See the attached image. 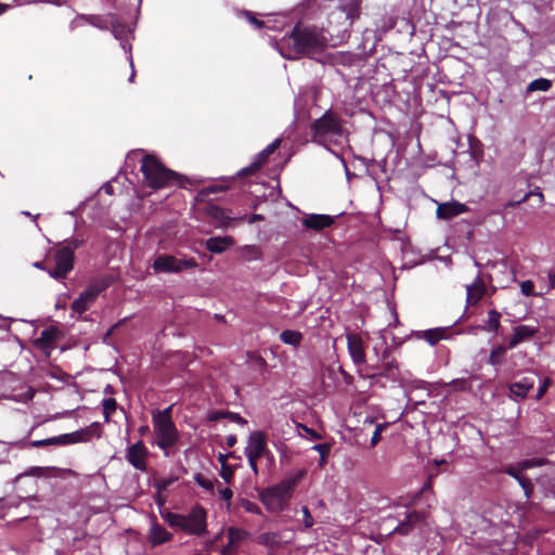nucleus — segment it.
<instances>
[{
	"mask_svg": "<svg viewBox=\"0 0 555 555\" xmlns=\"http://www.w3.org/2000/svg\"><path fill=\"white\" fill-rule=\"evenodd\" d=\"M65 437H66V434H63V435L52 437V438L34 440L30 442V446L34 448H43V447H50V446H55V447L67 446V439Z\"/></svg>",
	"mask_w": 555,
	"mask_h": 555,
	"instance_id": "nucleus-27",
	"label": "nucleus"
},
{
	"mask_svg": "<svg viewBox=\"0 0 555 555\" xmlns=\"http://www.w3.org/2000/svg\"><path fill=\"white\" fill-rule=\"evenodd\" d=\"M340 132V119L332 112H327L321 118L314 120V143L321 144L318 139L321 135H338Z\"/></svg>",
	"mask_w": 555,
	"mask_h": 555,
	"instance_id": "nucleus-8",
	"label": "nucleus"
},
{
	"mask_svg": "<svg viewBox=\"0 0 555 555\" xmlns=\"http://www.w3.org/2000/svg\"><path fill=\"white\" fill-rule=\"evenodd\" d=\"M386 428L385 423H378L375 425L372 438H371V447H375L382 439V433Z\"/></svg>",
	"mask_w": 555,
	"mask_h": 555,
	"instance_id": "nucleus-43",
	"label": "nucleus"
},
{
	"mask_svg": "<svg viewBox=\"0 0 555 555\" xmlns=\"http://www.w3.org/2000/svg\"><path fill=\"white\" fill-rule=\"evenodd\" d=\"M452 391H469L472 389L470 378H455L446 384Z\"/></svg>",
	"mask_w": 555,
	"mask_h": 555,
	"instance_id": "nucleus-31",
	"label": "nucleus"
},
{
	"mask_svg": "<svg viewBox=\"0 0 555 555\" xmlns=\"http://www.w3.org/2000/svg\"><path fill=\"white\" fill-rule=\"evenodd\" d=\"M172 405L163 411L153 413V428L155 434V444L163 451L164 456L172 455V448L180 439V434L171 417Z\"/></svg>",
	"mask_w": 555,
	"mask_h": 555,
	"instance_id": "nucleus-3",
	"label": "nucleus"
},
{
	"mask_svg": "<svg viewBox=\"0 0 555 555\" xmlns=\"http://www.w3.org/2000/svg\"><path fill=\"white\" fill-rule=\"evenodd\" d=\"M46 467H31L25 475L27 476H35V477H42L44 476Z\"/></svg>",
	"mask_w": 555,
	"mask_h": 555,
	"instance_id": "nucleus-54",
	"label": "nucleus"
},
{
	"mask_svg": "<svg viewBox=\"0 0 555 555\" xmlns=\"http://www.w3.org/2000/svg\"><path fill=\"white\" fill-rule=\"evenodd\" d=\"M228 212L229 210L211 203L204 208L206 220L214 227L221 229L231 227L237 220L236 217H231Z\"/></svg>",
	"mask_w": 555,
	"mask_h": 555,
	"instance_id": "nucleus-10",
	"label": "nucleus"
},
{
	"mask_svg": "<svg viewBox=\"0 0 555 555\" xmlns=\"http://www.w3.org/2000/svg\"><path fill=\"white\" fill-rule=\"evenodd\" d=\"M332 446L327 442L314 444V451L319 453V465L323 467L327 463Z\"/></svg>",
	"mask_w": 555,
	"mask_h": 555,
	"instance_id": "nucleus-33",
	"label": "nucleus"
},
{
	"mask_svg": "<svg viewBox=\"0 0 555 555\" xmlns=\"http://www.w3.org/2000/svg\"><path fill=\"white\" fill-rule=\"evenodd\" d=\"M56 338V330L54 326H49L41 331L40 336L35 340V345L41 349L53 347Z\"/></svg>",
	"mask_w": 555,
	"mask_h": 555,
	"instance_id": "nucleus-26",
	"label": "nucleus"
},
{
	"mask_svg": "<svg viewBox=\"0 0 555 555\" xmlns=\"http://www.w3.org/2000/svg\"><path fill=\"white\" fill-rule=\"evenodd\" d=\"M194 480L203 489H205L209 492L214 491V482L211 480L205 478L201 473L195 474Z\"/></svg>",
	"mask_w": 555,
	"mask_h": 555,
	"instance_id": "nucleus-42",
	"label": "nucleus"
},
{
	"mask_svg": "<svg viewBox=\"0 0 555 555\" xmlns=\"http://www.w3.org/2000/svg\"><path fill=\"white\" fill-rule=\"evenodd\" d=\"M138 433L140 436H145L150 433V427L147 425H142L138 428Z\"/></svg>",
	"mask_w": 555,
	"mask_h": 555,
	"instance_id": "nucleus-64",
	"label": "nucleus"
},
{
	"mask_svg": "<svg viewBox=\"0 0 555 555\" xmlns=\"http://www.w3.org/2000/svg\"><path fill=\"white\" fill-rule=\"evenodd\" d=\"M260 543L270 544L275 541V535L271 533H263L259 537Z\"/></svg>",
	"mask_w": 555,
	"mask_h": 555,
	"instance_id": "nucleus-57",
	"label": "nucleus"
},
{
	"mask_svg": "<svg viewBox=\"0 0 555 555\" xmlns=\"http://www.w3.org/2000/svg\"><path fill=\"white\" fill-rule=\"evenodd\" d=\"M177 480V477L159 478L154 481V488L157 490L158 494H160L162 492H165Z\"/></svg>",
	"mask_w": 555,
	"mask_h": 555,
	"instance_id": "nucleus-41",
	"label": "nucleus"
},
{
	"mask_svg": "<svg viewBox=\"0 0 555 555\" xmlns=\"http://www.w3.org/2000/svg\"><path fill=\"white\" fill-rule=\"evenodd\" d=\"M197 266L195 258L180 259L172 255L163 254L155 258L152 267L156 273H180Z\"/></svg>",
	"mask_w": 555,
	"mask_h": 555,
	"instance_id": "nucleus-6",
	"label": "nucleus"
},
{
	"mask_svg": "<svg viewBox=\"0 0 555 555\" xmlns=\"http://www.w3.org/2000/svg\"><path fill=\"white\" fill-rule=\"evenodd\" d=\"M149 455L150 452L144 442L139 440L126 449L125 459L134 469L145 473L147 472Z\"/></svg>",
	"mask_w": 555,
	"mask_h": 555,
	"instance_id": "nucleus-9",
	"label": "nucleus"
},
{
	"mask_svg": "<svg viewBox=\"0 0 555 555\" xmlns=\"http://www.w3.org/2000/svg\"><path fill=\"white\" fill-rule=\"evenodd\" d=\"M237 439H236V436L235 435H229L227 436L225 438V443L229 448H232L235 446Z\"/></svg>",
	"mask_w": 555,
	"mask_h": 555,
	"instance_id": "nucleus-60",
	"label": "nucleus"
},
{
	"mask_svg": "<svg viewBox=\"0 0 555 555\" xmlns=\"http://www.w3.org/2000/svg\"><path fill=\"white\" fill-rule=\"evenodd\" d=\"M237 550L238 547H236L228 540L227 545H224L221 551V555H234L237 552Z\"/></svg>",
	"mask_w": 555,
	"mask_h": 555,
	"instance_id": "nucleus-53",
	"label": "nucleus"
},
{
	"mask_svg": "<svg viewBox=\"0 0 555 555\" xmlns=\"http://www.w3.org/2000/svg\"><path fill=\"white\" fill-rule=\"evenodd\" d=\"M258 459L248 460L249 466L253 469V472L257 475L258 474V465H257Z\"/></svg>",
	"mask_w": 555,
	"mask_h": 555,
	"instance_id": "nucleus-63",
	"label": "nucleus"
},
{
	"mask_svg": "<svg viewBox=\"0 0 555 555\" xmlns=\"http://www.w3.org/2000/svg\"><path fill=\"white\" fill-rule=\"evenodd\" d=\"M219 493H220V498L227 502L231 501V499L233 496V491L230 488L221 489Z\"/></svg>",
	"mask_w": 555,
	"mask_h": 555,
	"instance_id": "nucleus-56",
	"label": "nucleus"
},
{
	"mask_svg": "<svg viewBox=\"0 0 555 555\" xmlns=\"http://www.w3.org/2000/svg\"><path fill=\"white\" fill-rule=\"evenodd\" d=\"M506 473L509 476H512V477H514V478H516L518 480L519 485L521 486V488L525 491V495L527 498H530L531 492H532V485H531L530 480L527 479V478L521 477L515 468H508L506 470Z\"/></svg>",
	"mask_w": 555,
	"mask_h": 555,
	"instance_id": "nucleus-32",
	"label": "nucleus"
},
{
	"mask_svg": "<svg viewBox=\"0 0 555 555\" xmlns=\"http://www.w3.org/2000/svg\"><path fill=\"white\" fill-rule=\"evenodd\" d=\"M181 530L201 537L207 532V513L203 506L196 505L189 515L183 516Z\"/></svg>",
	"mask_w": 555,
	"mask_h": 555,
	"instance_id": "nucleus-7",
	"label": "nucleus"
},
{
	"mask_svg": "<svg viewBox=\"0 0 555 555\" xmlns=\"http://www.w3.org/2000/svg\"><path fill=\"white\" fill-rule=\"evenodd\" d=\"M539 333L538 325H518L513 328V334L508 340L507 348L513 349L520 343L529 340Z\"/></svg>",
	"mask_w": 555,
	"mask_h": 555,
	"instance_id": "nucleus-17",
	"label": "nucleus"
},
{
	"mask_svg": "<svg viewBox=\"0 0 555 555\" xmlns=\"http://www.w3.org/2000/svg\"><path fill=\"white\" fill-rule=\"evenodd\" d=\"M304 225L307 228V229H312V223H313V220H312V215H307L304 219Z\"/></svg>",
	"mask_w": 555,
	"mask_h": 555,
	"instance_id": "nucleus-62",
	"label": "nucleus"
},
{
	"mask_svg": "<svg viewBox=\"0 0 555 555\" xmlns=\"http://www.w3.org/2000/svg\"><path fill=\"white\" fill-rule=\"evenodd\" d=\"M225 418L240 425H245L247 423L246 420L243 418L238 413L230 411H225Z\"/></svg>",
	"mask_w": 555,
	"mask_h": 555,
	"instance_id": "nucleus-51",
	"label": "nucleus"
},
{
	"mask_svg": "<svg viewBox=\"0 0 555 555\" xmlns=\"http://www.w3.org/2000/svg\"><path fill=\"white\" fill-rule=\"evenodd\" d=\"M339 9L346 14V18L352 23L358 18L360 13L359 0H349L348 2L340 4Z\"/></svg>",
	"mask_w": 555,
	"mask_h": 555,
	"instance_id": "nucleus-29",
	"label": "nucleus"
},
{
	"mask_svg": "<svg viewBox=\"0 0 555 555\" xmlns=\"http://www.w3.org/2000/svg\"><path fill=\"white\" fill-rule=\"evenodd\" d=\"M551 385H552V379L548 378V377H545L542 380V383H541V385H540V387L538 389V392H537V396H535L537 400L542 399V397L545 395V392L547 391V389H548V387Z\"/></svg>",
	"mask_w": 555,
	"mask_h": 555,
	"instance_id": "nucleus-50",
	"label": "nucleus"
},
{
	"mask_svg": "<svg viewBox=\"0 0 555 555\" xmlns=\"http://www.w3.org/2000/svg\"><path fill=\"white\" fill-rule=\"evenodd\" d=\"M551 87H552L551 80H548L546 78H538L528 85L527 91L528 92H533V91H544L545 92V91H548Z\"/></svg>",
	"mask_w": 555,
	"mask_h": 555,
	"instance_id": "nucleus-34",
	"label": "nucleus"
},
{
	"mask_svg": "<svg viewBox=\"0 0 555 555\" xmlns=\"http://www.w3.org/2000/svg\"><path fill=\"white\" fill-rule=\"evenodd\" d=\"M281 145V139H275L272 143H270L264 150L258 153L254 159V162L242 168L238 172V177H248L258 172L262 166L268 162L270 155H272Z\"/></svg>",
	"mask_w": 555,
	"mask_h": 555,
	"instance_id": "nucleus-11",
	"label": "nucleus"
},
{
	"mask_svg": "<svg viewBox=\"0 0 555 555\" xmlns=\"http://www.w3.org/2000/svg\"><path fill=\"white\" fill-rule=\"evenodd\" d=\"M234 244L235 241L232 236H212L206 240L205 247L210 253L222 254Z\"/></svg>",
	"mask_w": 555,
	"mask_h": 555,
	"instance_id": "nucleus-22",
	"label": "nucleus"
},
{
	"mask_svg": "<svg viewBox=\"0 0 555 555\" xmlns=\"http://www.w3.org/2000/svg\"><path fill=\"white\" fill-rule=\"evenodd\" d=\"M547 279H548V283H550V288H554L555 287V272L550 270L547 272Z\"/></svg>",
	"mask_w": 555,
	"mask_h": 555,
	"instance_id": "nucleus-61",
	"label": "nucleus"
},
{
	"mask_svg": "<svg viewBox=\"0 0 555 555\" xmlns=\"http://www.w3.org/2000/svg\"><path fill=\"white\" fill-rule=\"evenodd\" d=\"M242 256L244 260H258L260 258L259 247L255 245H246L242 248Z\"/></svg>",
	"mask_w": 555,
	"mask_h": 555,
	"instance_id": "nucleus-39",
	"label": "nucleus"
},
{
	"mask_svg": "<svg viewBox=\"0 0 555 555\" xmlns=\"http://www.w3.org/2000/svg\"><path fill=\"white\" fill-rule=\"evenodd\" d=\"M249 532L242 528L230 527L228 529V540L240 547L241 543L249 538Z\"/></svg>",
	"mask_w": 555,
	"mask_h": 555,
	"instance_id": "nucleus-28",
	"label": "nucleus"
},
{
	"mask_svg": "<svg viewBox=\"0 0 555 555\" xmlns=\"http://www.w3.org/2000/svg\"><path fill=\"white\" fill-rule=\"evenodd\" d=\"M102 431L101 424L94 422L85 428L66 434L65 438L67 439V444L89 442L92 438H100L102 436Z\"/></svg>",
	"mask_w": 555,
	"mask_h": 555,
	"instance_id": "nucleus-15",
	"label": "nucleus"
},
{
	"mask_svg": "<svg viewBox=\"0 0 555 555\" xmlns=\"http://www.w3.org/2000/svg\"><path fill=\"white\" fill-rule=\"evenodd\" d=\"M334 222V217L328 215H315L314 214V231L330 227Z\"/></svg>",
	"mask_w": 555,
	"mask_h": 555,
	"instance_id": "nucleus-40",
	"label": "nucleus"
},
{
	"mask_svg": "<svg viewBox=\"0 0 555 555\" xmlns=\"http://www.w3.org/2000/svg\"><path fill=\"white\" fill-rule=\"evenodd\" d=\"M281 145V139H275L272 143H270L264 150L258 153L254 159V162L242 168L238 172V177H248L258 172L262 166L268 162L270 155H272Z\"/></svg>",
	"mask_w": 555,
	"mask_h": 555,
	"instance_id": "nucleus-12",
	"label": "nucleus"
},
{
	"mask_svg": "<svg viewBox=\"0 0 555 555\" xmlns=\"http://www.w3.org/2000/svg\"><path fill=\"white\" fill-rule=\"evenodd\" d=\"M149 542L152 546L160 545L172 539V533L168 532L162 525L154 518L151 529L149 531Z\"/></svg>",
	"mask_w": 555,
	"mask_h": 555,
	"instance_id": "nucleus-21",
	"label": "nucleus"
},
{
	"mask_svg": "<svg viewBox=\"0 0 555 555\" xmlns=\"http://www.w3.org/2000/svg\"><path fill=\"white\" fill-rule=\"evenodd\" d=\"M162 517L170 527H178L181 529L183 522V515L176 514L172 512H166L162 514Z\"/></svg>",
	"mask_w": 555,
	"mask_h": 555,
	"instance_id": "nucleus-38",
	"label": "nucleus"
},
{
	"mask_svg": "<svg viewBox=\"0 0 555 555\" xmlns=\"http://www.w3.org/2000/svg\"><path fill=\"white\" fill-rule=\"evenodd\" d=\"M102 405H103L104 421L106 423H108L111 421L112 414L117 409V402L114 398H106L103 400Z\"/></svg>",
	"mask_w": 555,
	"mask_h": 555,
	"instance_id": "nucleus-37",
	"label": "nucleus"
},
{
	"mask_svg": "<svg viewBox=\"0 0 555 555\" xmlns=\"http://www.w3.org/2000/svg\"><path fill=\"white\" fill-rule=\"evenodd\" d=\"M295 425H296L297 430H298V434H299L300 436H302V437L305 436V435H302V434H301V431H300V429H302V430L305 431L306 436H308V437L312 438V428H311V427H308L307 425H302V424H300V423H295Z\"/></svg>",
	"mask_w": 555,
	"mask_h": 555,
	"instance_id": "nucleus-55",
	"label": "nucleus"
},
{
	"mask_svg": "<svg viewBox=\"0 0 555 555\" xmlns=\"http://www.w3.org/2000/svg\"><path fill=\"white\" fill-rule=\"evenodd\" d=\"M102 289L99 285L89 286L72 302L70 309L78 314L85 313L95 302Z\"/></svg>",
	"mask_w": 555,
	"mask_h": 555,
	"instance_id": "nucleus-14",
	"label": "nucleus"
},
{
	"mask_svg": "<svg viewBox=\"0 0 555 555\" xmlns=\"http://www.w3.org/2000/svg\"><path fill=\"white\" fill-rule=\"evenodd\" d=\"M82 244H83L82 240L72 238V240L65 241V245L62 246L61 248L70 250L75 255V250L78 249L79 247H81Z\"/></svg>",
	"mask_w": 555,
	"mask_h": 555,
	"instance_id": "nucleus-47",
	"label": "nucleus"
},
{
	"mask_svg": "<svg viewBox=\"0 0 555 555\" xmlns=\"http://www.w3.org/2000/svg\"><path fill=\"white\" fill-rule=\"evenodd\" d=\"M402 514L404 515V519L395 527L393 532L406 534L412 530L413 525L421 520V515L416 512L408 513L405 509Z\"/></svg>",
	"mask_w": 555,
	"mask_h": 555,
	"instance_id": "nucleus-25",
	"label": "nucleus"
},
{
	"mask_svg": "<svg viewBox=\"0 0 555 555\" xmlns=\"http://www.w3.org/2000/svg\"><path fill=\"white\" fill-rule=\"evenodd\" d=\"M304 513H305V524L307 527H311L312 526V518L310 516V512H309V508L307 506L304 507Z\"/></svg>",
	"mask_w": 555,
	"mask_h": 555,
	"instance_id": "nucleus-59",
	"label": "nucleus"
},
{
	"mask_svg": "<svg viewBox=\"0 0 555 555\" xmlns=\"http://www.w3.org/2000/svg\"><path fill=\"white\" fill-rule=\"evenodd\" d=\"M144 183L153 190L184 186L188 179L180 173L167 168L155 155L146 154L141 160L140 168Z\"/></svg>",
	"mask_w": 555,
	"mask_h": 555,
	"instance_id": "nucleus-2",
	"label": "nucleus"
},
{
	"mask_svg": "<svg viewBox=\"0 0 555 555\" xmlns=\"http://www.w3.org/2000/svg\"><path fill=\"white\" fill-rule=\"evenodd\" d=\"M280 339L287 345L298 346L302 339V335L298 331L285 330L280 334Z\"/></svg>",
	"mask_w": 555,
	"mask_h": 555,
	"instance_id": "nucleus-30",
	"label": "nucleus"
},
{
	"mask_svg": "<svg viewBox=\"0 0 555 555\" xmlns=\"http://www.w3.org/2000/svg\"><path fill=\"white\" fill-rule=\"evenodd\" d=\"M485 282L478 275L474 283L466 286V300L468 305H476L485 295Z\"/></svg>",
	"mask_w": 555,
	"mask_h": 555,
	"instance_id": "nucleus-24",
	"label": "nucleus"
},
{
	"mask_svg": "<svg viewBox=\"0 0 555 555\" xmlns=\"http://www.w3.org/2000/svg\"><path fill=\"white\" fill-rule=\"evenodd\" d=\"M221 418H225V412L216 411L209 414L208 420L210 422H217Z\"/></svg>",
	"mask_w": 555,
	"mask_h": 555,
	"instance_id": "nucleus-58",
	"label": "nucleus"
},
{
	"mask_svg": "<svg viewBox=\"0 0 555 555\" xmlns=\"http://www.w3.org/2000/svg\"><path fill=\"white\" fill-rule=\"evenodd\" d=\"M220 476L227 483H231L234 477V468L229 464H224L221 467Z\"/></svg>",
	"mask_w": 555,
	"mask_h": 555,
	"instance_id": "nucleus-44",
	"label": "nucleus"
},
{
	"mask_svg": "<svg viewBox=\"0 0 555 555\" xmlns=\"http://www.w3.org/2000/svg\"><path fill=\"white\" fill-rule=\"evenodd\" d=\"M267 440L262 433L256 431L249 436L248 446L245 449V454L248 460L260 459L267 452Z\"/></svg>",
	"mask_w": 555,
	"mask_h": 555,
	"instance_id": "nucleus-16",
	"label": "nucleus"
},
{
	"mask_svg": "<svg viewBox=\"0 0 555 555\" xmlns=\"http://www.w3.org/2000/svg\"><path fill=\"white\" fill-rule=\"evenodd\" d=\"M279 47L285 59L293 60L301 54L308 55L312 50V30L297 24L288 36L282 38Z\"/></svg>",
	"mask_w": 555,
	"mask_h": 555,
	"instance_id": "nucleus-4",
	"label": "nucleus"
},
{
	"mask_svg": "<svg viewBox=\"0 0 555 555\" xmlns=\"http://www.w3.org/2000/svg\"><path fill=\"white\" fill-rule=\"evenodd\" d=\"M500 318H501V314L498 311L490 310L488 312V321H487V326L485 330L489 331V332L498 333L499 327H500Z\"/></svg>",
	"mask_w": 555,
	"mask_h": 555,
	"instance_id": "nucleus-36",
	"label": "nucleus"
},
{
	"mask_svg": "<svg viewBox=\"0 0 555 555\" xmlns=\"http://www.w3.org/2000/svg\"><path fill=\"white\" fill-rule=\"evenodd\" d=\"M505 352H506V347H504V346H498V347L493 348L489 356V360H488L489 364H491L493 366L500 365L503 361Z\"/></svg>",
	"mask_w": 555,
	"mask_h": 555,
	"instance_id": "nucleus-35",
	"label": "nucleus"
},
{
	"mask_svg": "<svg viewBox=\"0 0 555 555\" xmlns=\"http://www.w3.org/2000/svg\"><path fill=\"white\" fill-rule=\"evenodd\" d=\"M306 475V469H296L288 473L279 483L262 489L259 492L261 503L270 512L283 511L288 504L295 488Z\"/></svg>",
	"mask_w": 555,
	"mask_h": 555,
	"instance_id": "nucleus-1",
	"label": "nucleus"
},
{
	"mask_svg": "<svg viewBox=\"0 0 555 555\" xmlns=\"http://www.w3.org/2000/svg\"><path fill=\"white\" fill-rule=\"evenodd\" d=\"M86 21L95 27H99L102 29L107 28L105 21L100 15H88L86 17Z\"/></svg>",
	"mask_w": 555,
	"mask_h": 555,
	"instance_id": "nucleus-48",
	"label": "nucleus"
},
{
	"mask_svg": "<svg viewBox=\"0 0 555 555\" xmlns=\"http://www.w3.org/2000/svg\"><path fill=\"white\" fill-rule=\"evenodd\" d=\"M348 350L354 363L361 364L365 361L363 340L358 334L347 336Z\"/></svg>",
	"mask_w": 555,
	"mask_h": 555,
	"instance_id": "nucleus-19",
	"label": "nucleus"
},
{
	"mask_svg": "<svg viewBox=\"0 0 555 555\" xmlns=\"http://www.w3.org/2000/svg\"><path fill=\"white\" fill-rule=\"evenodd\" d=\"M237 220L236 221H242V222H247L249 224H253L255 222H258L260 220H263V217L259 214H253L251 216L247 217L246 215L244 216H241V217H236Z\"/></svg>",
	"mask_w": 555,
	"mask_h": 555,
	"instance_id": "nucleus-52",
	"label": "nucleus"
},
{
	"mask_svg": "<svg viewBox=\"0 0 555 555\" xmlns=\"http://www.w3.org/2000/svg\"><path fill=\"white\" fill-rule=\"evenodd\" d=\"M466 211L468 207L465 204L451 202L438 205L436 214L439 219L449 220Z\"/></svg>",
	"mask_w": 555,
	"mask_h": 555,
	"instance_id": "nucleus-18",
	"label": "nucleus"
},
{
	"mask_svg": "<svg viewBox=\"0 0 555 555\" xmlns=\"http://www.w3.org/2000/svg\"><path fill=\"white\" fill-rule=\"evenodd\" d=\"M241 505L248 513L257 514V515L261 514L260 507L255 502H251V501L245 499L242 501Z\"/></svg>",
	"mask_w": 555,
	"mask_h": 555,
	"instance_id": "nucleus-46",
	"label": "nucleus"
},
{
	"mask_svg": "<svg viewBox=\"0 0 555 555\" xmlns=\"http://www.w3.org/2000/svg\"><path fill=\"white\" fill-rule=\"evenodd\" d=\"M242 15L257 29H261L264 27V22L258 20L253 12L250 11H243Z\"/></svg>",
	"mask_w": 555,
	"mask_h": 555,
	"instance_id": "nucleus-45",
	"label": "nucleus"
},
{
	"mask_svg": "<svg viewBox=\"0 0 555 555\" xmlns=\"http://www.w3.org/2000/svg\"><path fill=\"white\" fill-rule=\"evenodd\" d=\"M534 382L531 378L524 377L519 382L509 385V398L519 401L527 397L528 392L533 388Z\"/></svg>",
	"mask_w": 555,
	"mask_h": 555,
	"instance_id": "nucleus-20",
	"label": "nucleus"
},
{
	"mask_svg": "<svg viewBox=\"0 0 555 555\" xmlns=\"http://www.w3.org/2000/svg\"><path fill=\"white\" fill-rule=\"evenodd\" d=\"M520 291H521V294L525 295V296H533L534 295V284H533V282L530 281V280L522 281L520 283Z\"/></svg>",
	"mask_w": 555,
	"mask_h": 555,
	"instance_id": "nucleus-49",
	"label": "nucleus"
},
{
	"mask_svg": "<svg viewBox=\"0 0 555 555\" xmlns=\"http://www.w3.org/2000/svg\"><path fill=\"white\" fill-rule=\"evenodd\" d=\"M44 271L56 281L67 278L74 269L75 255L67 249L57 248L51 258L46 259Z\"/></svg>",
	"mask_w": 555,
	"mask_h": 555,
	"instance_id": "nucleus-5",
	"label": "nucleus"
},
{
	"mask_svg": "<svg viewBox=\"0 0 555 555\" xmlns=\"http://www.w3.org/2000/svg\"><path fill=\"white\" fill-rule=\"evenodd\" d=\"M281 145V139H275L272 143H270L264 150L258 153L254 159V162L242 168L238 172V177H248L258 172L262 166L268 162L270 155H272Z\"/></svg>",
	"mask_w": 555,
	"mask_h": 555,
	"instance_id": "nucleus-13",
	"label": "nucleus"
},
{
	"mask_svg": "<svg viewBox=\"0 0 555 555\" xmlns=\"http://www.w3.org/2000/svg\"><path fill=\"white\" fill-rule=\"evenodd\" d=\"M449 328L447 327H436L426 331H417L414 333V336L418 339L426 340L430 346H435L440 340L447 338V333Z\"/></svg>",
	"mask_w": 555,
	"mask_h": 555,
	"instance_id": "nucleus-23",
	"label": "nucleus"
}]
</instances>
